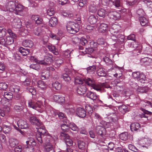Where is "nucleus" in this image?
<instances>
[{"label": "nucleus", "mask_w": 152, "mask_h": 152, "mask_svg": "<svg viewBox=\"0 0 152 152\" xmlns=\"http://www.w3.org/2000/svg\"><path fill=\"white\" fill-rule=\"evenodd\" d=\"M108 27V25L107 24L101 23L99 26L98 31L100 32H104L107 30Z\"/></svg>", "instance_id": "f3484780"}, {"label": "nucleus", "mask_w": 152, "mask_h": 152, "mask_svg": "<svg viewBox=\"0 0 152 152\" xmlns=\"http://www.w3.org/2000/svg\"><path fill=\"white\" fill-rule=\"evenodd\" d=\"M97 7L94 4L90 5L88 7V11L90 12L95 13L97 11Z\"/></svg>", "instance_id": "c9c22d12"}, {"label": "nucleus", "mask_w": 152, "mask_h": 152, "mask_svg": "<svg viewBox=\"0 0 152 152\" xmlns=\"http://www.w3.org/2000/svg\"><path fill=\"white\" fill-rule=\"evenodd\" d=\"M76 91L79 94L82 95L86 93L87 91V88L85 86L81 85L77 87Z\"/></svg>", "instance_id": "ddd939ff"}, {"label": "nucleus", "mask_w": 152, "mask_h": 152, "mask_svg": "<svg viewBox=\"0 0 152 152\" xmlns=\"http://www.w3.org/2000/svg\"><path fill=\"white\" fill-rule=\"evenodd\" d=\"M39 127V128H36L37 132L39 133L38 134L44 136L45 134H46V133L47 131V130L45 129V127L43 126Z\"/></svg>", "instance_id": "bb28decb"}, {"label": "nucleus", "mask_w": 152, "mask_h": 152, "mask_svg": "<svg viewBox=\"0 0 152 152\" xmlns=\"http://www.w3.org/2000/svg\"><path fill=\"white\" fill-rule=\"evenodd\" d=\"M96 69V66L93 65L87 67L86 69L88 73L90 74H92L95 72Z\"/></svg>", "instance_id": "f704fd0d"}, {"label": "nucleus", "mask_w": 152, "mask_h": 152, "mask_svg": "<svg viewBox=\"0 0 152 152\" xmlns=\"http://www.w3.org/2000/svg\"><path fill=\"white\" fill-rule=\"evenodd\" d=\"M15 38L11 36L7 37L6 40V45H10L12 44L14 41V39Z\"/></svg>", "instance_id": "72a5a7b5"}, {"label": "nucleus", "mask_w": 152, "mask_h": 152, "mask_svg": "<svg viewBox=\"0 0 152 152\" xmlns=\"http://www.w3.org/2000/svg\"><path fill=\"white\" fill-rule=\"evenodd\" d=\"M152 61V59L149 58H143L141 59L140 62L142 63H145L148 62L149 63Z\"/></svg>", "instance_id": "680f3d73"}, {"label": "nucleus", "mask_w": 152, "mask_h": 152, "mask_svg": "<svg viewBox=\"0 0 152 152\" xmlns=\"http://www.w3.org/2000/svg\"><path fill=\"white\" fill-rule=\"evenodd\" d=\"M68 32L71 34H75L79 30V26L77 24L72 22L67 23L66 26Z\"/></svg>", "instance_id": "7ed1b4c3"}, {"label": "nucleus", "mask_w": 152, "mask_h": 152, "mask_svg": "<svg viewBox=\"0 0 152 152\" xmlns=\"http://www.w3.org/2000/svg\"><path fill=\"white\" fill-rule=\"evenodd\" d=\"M108 16L111 19L115 20L119 19L121 17L120 13L118 12L114 11H110L108 12Z\"/></svg>", "instance_id": "0eeeda50"}, {"label": "nucleus", "mask_w": 152, "mask_h": 152, "mask_svg": "<svg viewBox=\"0 0 152 152\" xmlns=\"http://www.w3.org/2000/svg\"><path fill=\"white\" fill-rule=\"evenodd\" d=\"M53 99L55 102L60 103H63L65 101L64 96L61 95H55L53 96Z\"/></svg>", "instance_id": "4468645a"}, {"label": "nucleus", "mask_w": 152, "mask_h": 152, "mask_svg": "<svg viewBox=\"0 0 152 152\" xmlns=\"http://www.w3.org/2000/svg\"><path fill=\"white\" fill-rule=\"evenodd\" d=\"M97 20V17L95 16L94 15H91L90 16L88 19V22L91 24H95Z\"/></svg>", "instance_id": "b1692460"}, {"label": "nucleus", "mask_w": 152, "mask_h": 152, "mask_svg": "<svg viewBox=\"0 0 152 152\" xmlns=\"http://www.w3.org/2000/svg\"><path fill=\"white\" fill-rule=\"evenodd\" d=\"M141 74L139 72H134L132 73V77L134 78L137 80Z\"/></svg>", "instance_id": "774afa93"}, {"label": "nucleus", "mask_w": 152, "mask_h": 152, "mask_svg": "<svg viewBox=\"0 0 152 152\" xmlns=\"http://www.w3.org/2000/svg\"><path fill=\"white\" fill-rule=\"evenodd\" d=\"M48 152H55L54 148L50 142H48Z\"/></svg>", "instance_id": "e2e57ef3"}, {"label": "nucleus", "mask_w": 152, "mask_h": 152, "mask_svg": "<svg viewBox=\"0 0 152 152\" xmlns=\"http://www.w3.org/2000/svg\"><path fill=\"white\" fill-rule=\"evenodd\" d=\"M96 72L98 75L100 76H104L106 75L105 72L102 68H99Z\"/></svg>", "instance_id": "09e8293b"}, {"label": "nucleus", "mask_w": 152, "mask_h": 152, "mask_svg": "<svg viewBox=\"0 0 152 152\" xmlns=\"http://www.w3.org/2000/svg\"><path fill=\"white\" fill-rule=\"evenodd\" d=\"M57 23V19L55 17H52L50 19L49 21V25L51 27L55 26Z\"/></svg>", "instance_id": "a878e982"}, {"label": "nucleus", "mask_w": 152, "mask_h": 152, "mask_svg": "<svg viewBox=\"0 0 152 152\" xmlns=\"http://www.w3.org/2000/svg\"><path fill=\"white\" fill-rule=\"evenodd\" d=\"M1 31L0 37H3L5 36L6 34V30L3 27H1Z\"/></svg>", "instance_id": "338daca9"}, {"label": "nucleus", "mask_w": 152, "mask_h": 152, "mask_svg": "<svg viewBox=\"0 0 152 152\" xmlns=\"http://www.w3.org/2000/svg\"><path fill=\"white\" fill-rule=\"evenodd\" d=\"M127 38L128 40H131L133 41L130 43V47L131 48H136V49H134L133 50V53H134L133 56H136L137 55H138V54H137V53L138 52L140 53V50L141 47L140 46H137V43L135 41V35L134 34H132L130 35L127 37Z\"/></svg>", "instance_id": "f03ea898"}, {"label": "nucleus", "mask_w": 152, "mask_h": 152, "mask_svg": "<svg viewBox=\"0 0 152 152\" xmlns=\"http://www.w3.org/2000/svg\"><path fill=\"white\" fill-rule=\"evenodd\" d=\"M27 7H25L19 4H16V8L14 10L15 13L16 14H18L19 13L21 12L24 9H27Z\"/></svg>", "instance_id": "a211bd4d"}, {"label": "nucleus", "mask_w": 152, "mask_h": 152, "mask_svg": "<svg viewBox=\"0 0 152 152\" xmlns=\"http://www.w3.org/2000/svg\"><path fill=\"white\" fill-rule=\"evenodd\" d=\"M85 143L84 142L80 140L78 141V145L80 149H84L85 146Z\"/></svg>", "instance_id": "8fccbe9b"}, {"label": "nucleus", "mask_w": 152, "mask_h": 152, "mask_svg": "<svg viewBox=\"0 0 152 152\" xmlns=\"http://www.w3.org/2000/svg\"><path fill=\"white\" fill-rule=\"evenodd\" d=\"M60 135L64 140L65 143L67 146H71L72 145L73 141L70 138L68 134L64 132H61L60 133Z\"/></svg>", "instance_id": "423d86ee"}, {"label": "nucleus", "mask_w": 152, "mask_h": 152, "mask_svg": "<svg viewBox=\"0 0 152 152\" xmlns=\"http://www.w3.org/2000/svg\"><path fill=\"white\" fill-rule=\"evenodd\" d=\"M12 25L14 28H20L22 26V23L20 19L18 18H15L12 22Z\"/></svg>", "instance_id": "9b49d317"}, {"label": "nucleus", "mask_w": 152, "mask_h": 152, "mask_svg": "<svg viewBox=\"0 0 152 152\" xmlns=\"http://www.w3.org/2000/svg\"><path fill=\"white\" fill-rule=\"evenodd\" d=\"M11 130V127L10 126L6 125H3V132L5 134H8Z\"/></svg>", "instance_id": "58836bf2"}, {"label": "nucleus", "mask_w": 152, "mask_h": 152, "mask_svg": "<svg viewBox=\"0 0 152 152\" xmlns=\"http://www.w3.org/2000/svg\"><path fill=\"white\" fill-rule=\"evenodd\" d=\"M149 88L147 86L140 87L137 89V91L141 93L147 92Z\"/></svg>", "instance_id": "79ce46f5"}, {"label": "nucleus", "mask_w": 152, "mask_h": 152, "mask_svg": "<svg viewBox=\"0 0 152 152\" xmlns=\"http://www.w3.org/2000/svg\"><path fill=\"white\" fill-rule=\"evenodd\" d=\"M97 13L100 17L104 18L107 14V12L105 9L101 8L98 10Z\"/></svg>", "instance_id": "2f4dec72"}, {"label": "nucleus", "mask_w": 152, "mask_h": 152, "mask_svg": "<svg viewBox=\"0 0 152 152\" xmlns=\"http://www.w3.org/2000/svg\"><path fill=\"white\" fill-rule=\"evenodd\" d=\"M96 131L98 134L102 135L105 133V129L101 126H98L96 128Z\"/></svg>", "instance_id": "dca6fc26"}, {"label": "nucleus", "mask_w": 152, "mask_h": 152, "mask_svg": "<svg viewBox=\"0 0 152 152\" xmlns=\"http://www.w3.org/2000/svg\"><path fill=\"white\" fill-rule=\"evenodd\" d=\"M17 124L21 129H26L29 127V125L26 121L22 119L19 120L17 122Z\"/></svg>", "instance_id": "9d476101"}, {"label": "nucleus", "mask_w": 152, "mask_h": 152, "mask_svg": "<svg viewBox=\"0 0 152 152\" xmlns=\"http://www.w3.org/2000/svg\"><path fill=\"white\" fill-rule=\"evenodd\" d=\"M128 147L129 149L132 151L135 152H137L138 151V149L134 146L131 144H129L128 145Z\"/></svg>", "instance_id": "052dcab7"}, {"label": "nucleus", "mask_w": 152, "mask_h": 152, "mask_svg": "<svg viewBox=\"0 0 152 152\" xmlns=\"http://www.w3.org/2000/svg\"><path fill=\"white\" fill-rule=\"evenodd\" d=\"M88 3L87 0H80L78 5L80 7H83L87 5Z\"/></svg>", "instance_id": "5fc2aeb1"}, {"label": "nucleus", "mask_w": 152, "mask_h": 152, "mask_svg": "<svg viewBox=\"0 0 152 152\" xmlns=\"http://www.w3.org/2000/svg\"><path fill=\"white\" fill-rule=\"evenodd\" d=\"M52 85L53 87L55 89L58 90H60L61 88V84L58 82H56L55 83H53Z\"/></svg>", "instance_id": "49530a36"}, {"label": "nucleus", "mask_w": 152, "mask_h": 152, "mask_svg": "<svg viewBox=\"0 0 152 152\" xmlns=\"http://www.w3.org/2000/svg\"><path fill=\"white\" fill-rule=\"evenodd\" d=\"M73 39V41H75V43L80 42L83 45H85L87 43V40L83 37H82L80 39L77 37H75Z\"/></svg>", "instance_id": "2eb2a0df"}, {"label": "nucleus", "mask_w": 152, "mask_h": 152, "mask_svg": "<svg viewBox=\"0 0 152 152\" xmlns=\"http://www.w3.org/2000/svg\"><path fill=\"white\" fill-rule=\"evenodd\" d=\"M48 49L50 51H51L55 55H57L58 54V52L57 49H55L54 46L52 45L50 46V44H48Z\"/></svg>", "instance_id": "a19ab883"}, {"label": "nucleus", "mask_w": 152, "mask_h": 152, "mask_svg": "<svg viewBox=\"0 0 152 152\" xmlns=\"http://www.w3.org/2000/svg\"><path fill=\"white\" fill-rule=\"evenodd\" d=\"M61 129L64 131L63 132L65 133V132H67L69 129V126L68 124H63L61 125Z\"/></svg>", "instance_id": "864d4df0"}, {"label": "nucleus", "mask_w": 152, "mask_h": 152, "mask_svg": "<svg viewBox=\"0 0 152 152\" xmlns=\"http://www.w3.org/2000/svg\"><path fill=\"white\" fill-rule=\"evenodd\" d=\"M24 108V107L23 106H19L18 105H15L14 107V108L15 110L17 112H20L22 111Z\"/></svg>", "instance_id": "4d7b16f0"}, {"label": "nucleus", "mask_w": 152, "mask_h": 152, "mask_svg": "<svg viewBox=\"0 0 152 152\" xmlns=\"http://www.w3.org/2000/svg\"><path fill=\"white\" fill-rule=\"evenodd\" d=\"M86 111L89 114H91L93 112L92 108L89 105H87L86 106Z\"/></svg>", "instance_id": "0e129e2a"}, {"label": "nucleus", "mask_w": 152, "mask_h": 152, "mask_svg": "<svg viewBox=\"0 0 152 152\" xmlns=\"http://www.w3.org/2000/svg\"><path fill=\"white\" fill-rule=\"evenodd\" d=\"M139 20L142 26H144L148 25V21L145 17L143 16L140 17H139Z\"/></svg>", "instance_id": "c756f323"}, {"label": "nucleus", "mask_w": 152, "mask_h": 152, "mask_svg": "<svg viewBox=\"0 0 152 152\" xmlns=\"http://www.w3.org/2000/svg\"><path fill=\"white\" fill-rule=\"evenodd\" d=\"M29 121L32 124L37 127H40L41 126V122L40 120L34 115L30 116Z\"/></svg>", "instance_id": "1a4fd4ad"}, {"label": "nucleus", "mask_w": 152, "mask_h": 152, "mask_svg": "<svg viewBox=\"0 0 152 152\" xmlns=\"http://www.w3.org/2000/svg\"><path fill=\"white\" fill-rule=\"evenodd\" d=\"M120 26L118 25L114 24L109 30L112 35L111 39L114 42H115L113 45L116 47L119 44L123 43L124 41V36L119 33Z\"/></svg>", "instance_id": "f257e3e1"}, {"label": "nucleus", "mask_w": 152, "mask_h": 152, "mask_svg": "<svg viewBox=\"0 0 152 152\" xmlns=\"http://www.w3.org/2000/svg\"><path fill=\"white\" fill-rule=\"evenodd\" d=\"M69 127L74 131H77L78 130V127L76 125L73 123H70L69 124Z\"/></svg>", "instance_id": "c03bdc74"}, {"label": "nucleus", "mask_w": 152, "mask_h": 152, "mask_svg": "<svg viewBox=\"0 0 152 152\" xmlns=\"http://www.w3.org/2000/svg\"><path fill=\"white\" fill-rule=\"evenodd\" d=\"M10 142V146L12 147H14L18 143V142L17 139L14 138L11 139Z\"/></svg>", "instance_id": "de8ad7c7"}, {"label": "nucleus", "mask_w": 152, "mask_h": 152, "mask_svg": "<svg viewBox=\"0 0 152 152\" xmlns=\"http://www.w3.org/2000/svg\"><path fill=\"white\" fill-rule=\"evenodd\" d=\"M19 51L23 56H26L29 54L30 50L28 49H26L21 47L19 48Z\"/></svg>", "instance_id": "7c9ffc66"}, {"label": "nucleus", "mask_w": 152, "mask_h": 152, "mask_svg": "<svg viewBox=\"0 0 152 152\" xmlns=\"http://www.w3.org/2000/svg\"><path fill=\"white\" fill-rule=\"evenodd\" d=\"M26 91L31 93L32 95H34L36 94V91L34 87L29 86L26 88Z\"/></svg>", "instance_id": "ea45409f"}, {"label": "nucleus", "mask_w": 152, "mask_h": 152, "mask_svg": "<svg viewBox=\"0 0 152 152\" xmlns=\"http://www.w3.org/2000/svg\"><path fill=\"white\" fill-rule=\"evenodd\" d=\"M12 92L14 93H17L19 91L20 89L18 86H13L10 88Z\"/></svg>", "instance_id": "3c124183"}, {"label": "nucleus", "mask_w": 152, "mask_h": 152, "mask_svg": "<svg viewBox=\"0 0 152 152\" xmlns=\"http://www.w3.org/2000/svg\"><path fill=\"white\" fill-rule=\"evenodd\" d=\"M77 115L81 118L85 117L86 115V111L84 108L82 107L77 108L76 110Z\"/></svg>", "instance_id": "f8f14e48"}, {"label": "nucleus", "mask_w": 152, "mask_h": 152, "mask_svg": "<svg viewBox=\"0 0 152 152\" xmlns=\"http://www.w3.org/2000/svg\"><path fill=\"white\" fill-rule=\"evenodd\" d=\"M142 111L143 114H142L141 116L142 117L147 118L148 116L145 115L147 114V115H149L151 118H152V113L144 109H143Z\"/></svg>", "instance_id": "37998d69"}, {"label": "nucleus", "mask_w": 152, "mask_h": 152, "mask_svg": "<svg viewBox=\"0 0 152 152\" xmlns=\"http://www.w3.org/2000/svg\"><path fill=\"white\" fill-rule=\"evenodd\" d=\"M141 104L143 105V106H146L150 105L151 107H152V103L146 100H145L143 101H142Z\"/></svg>", "instance_id": "69168bd1"}, {"label": "nucleus", "mask_w": 152, "mask_h": 152, "mask_svg": "<svg viewBox=\"0 0 152 152\" xmlns=\"http://www.w3.org/2000/svg\"><path fill=\"white\" fill-rule=\"evenodd\" d=\"M137 80L139 84H142V83H144L146 80L145 76L143 74L141 73Z\"/></svg>", "instance_id": "4be33fe9"}, {"label": "nucleus", "mask_w": 152, "mask_h": 152, "mask_svg": "<svg viewBox=\"0 0 152 152\" xmlns=\"http://www.w3.org/2000/svg\"><path fill=\"white\" fill-rule=\"evenodd\" d=\"M28 106L33 109L37 110L39 112H42V103L41 101H38L36 102H30L28 103Z\"/></svg>", "instance_id": "39448f33"}, {"label": "nucleus", "mask_w": 152, "mask_h": 152, "mask_svg": "<svg viewBox=\"0 0 152 152\" xmlns=\"http://www.w3.org/2000/svg\"><path fill=\"white\" fill-rule=\"evenodd\" d=\"M5 7L7 11L13 12L16 8V4L14 1H10L7 3Z\"/></svg>", "instance_id": "6e6552de"}, {"label": "nucleus", "mask_w": 152, "mask_h": 152, "mask_svg": "<svg viewBox=\"0 0 152 152\" xmlns=\"http://www.w3.org/2000/svg\"><path fill=\"white\" fill-rule=\"evenodd\" d=\"M119 137L122 140H126L128 138V134L127 132L122 133L119 135Z\"/></svg>", "instance_id": "603ef678"}, {"label": "nucleus", "mask_w": 152, "mask_h": 152, "mask_svg": "<svg viewBox=\"0 0 152 152\" xmlns=\"http://www.w3.org/2000/svg\"><path fill=\"white\" fill-rule=\"evenodd\" d=\"M22 44L25 47L31 48L33 46L34 43L30 40L26 39L23 41Z\"/></svg>", "instance_id": "6ab92c4d"}, {"label": "nucleus", "mask_w": 152, "mask_h": 152, "mask_svg": "<svg viewBox=\"0 0 152 152\" xmlns=\"http://www.w3.org/2000/svg\"><path fill=\"white\" fill-rule=\"evenodd\" d=\"M3 96L5 98L8 100H11L13 97L12 93L9 92H4Z\"/></svg>", "instance_id": "4c0bfd02"}, {"label": "nucleus", "mask_w": 152, "mask_h": 152, "mask_svg": "<svg viewBox=\"0 0 152 152\" xmlns=\"http://www.w3.org/2000/svg\"><path fill=\"white\" fill-rule=\"evenodd\" d=\"M38 87L42 89H46L47 88V85L43 81L39 80L37 82Z\"/></svg>", "instance_id": "473e14b6"}, {"label": "nucleus", "mask_w": 152, "mask_h": 152, "mask_svg": "<svg viewBox=\"0 0 152 152\" xmlns=\"http://www.w3.org/2000/svg\"><path fill=\"white\" fill-rule=\"evenodd\" d=\"M62 77L64 80L66 82H69L71 80L70 77L66 74H64L62 75Z\"/></svg>", "instance_id": "bf43d9fd"}, {"label": "nucleus", "mask_w": 152, "mask_h": 152, "mask_svg": "<svg viewBox=\"0 0 152 152\" xmlns=\"http://www.w3.org/2000/svg\"><path fill=\"white\" fill-rule=\"evenodd\" d=\"M8 85L5 83H0V89L5 90L8 88Z\"/></svg>", "instance_id": "13d9d810"}, {"label": "nucleus", "mask_w": 152, "mask_h": 152, "mask_svg": "<svg viewBox=\"0 0 152 152\" xmlns=\"http://www.w3.org/2000/svg\"><path fill=\"white\" fill-rule=\"evenodd\" d=\"M86 96L88 98H90L93 100H95L97 98V96L96 94L90 91L87 92Z\"/></svg>", "instance_id": "393cba45"}, {"label": "nucleus", "mask_w": 152, "mask_h": 152, "mask_svg": "<svg viewBox=\"0 0 152 152\" xmlns=\"http://www.w3.org/2000/svg\"><path fill=\"white\" fill-rule=\"evenodd\" d=\"M34 148L33 147L25 145L23 147V152H33Z\"/></svg>", "instance_id": "aec40b11"}, {"label": "nucleus", "mask_w": 152, "mask_h": 152, "mask_svg": "<svg viewBox=\"0 0 152 152\" xmlns=\"http://www.w3.org/2000/svg\"><path fill=\"white\" fill-rule=\"evenodd\" d=\"M54 4L53 2H51L50 3L49 6V8L48 9V15L50 16L53 15L55 11L54 10Z\"/></svg>", "instance_id": "5701e85b"}, {"label": "nucleus", "mask_w": 152, "mask_h": 152, "mask_svg": "<svg viewBox=\"0 0 152 152\" xmlns=\"http://www.w3.org/2000/svg\"><path fill=\"white\" fill-rule=\"evenodd\" d=\"M118 109L123 113H125L126 111H128L127 106L125 105L119 106Z\"/></svg>", "instance_id": "e433bc0d"}, {"label": "nucleus", "mask_w": 152, "mask_h": 152, "mask_svg": "<svg viewBox=\"0 0 152 152\" xmlns=\"http://www.w3.org/2000/svg\"><path fill=\"white\" fill-rule=\"evenodd\" d=\"M26 143L27 145H29L34 147L36 145V142L34 139L32 137H29L28 139V140L26 141Z\"/></svg>", "instance_id": "c85d7f7f"}, {"label": "nucleus", "mask_w": 152, "mask_h": 152, "mask_svg": "<svg viewBox=\"0 0 152 152\" xmlns=\"http://www.w3.org/2000/svg\"><path fill=\"white\" fill-rule=\"evenodd\" d=\"M72 51L73 50L71 51L69 50H67L64 52L63 55L64 56H67V57L73 56Z\"/></svg>", "instance_id": "a18cd8bd"}, {"label": "nucleus", "mask_w": 152, "mask_h": 152, "mask_svg": "<svg viewBox=\"0 0 152 152\" xmlns=\"http://www.w3.org/2000/svg\"><path fill=\"white\" fill-rule=\"evenodd\" d=\"M91 48H87V50L90 53L93 52L94 51H96L97 49L96 48L97 47V43L94 42H91Z\"/></svg>", "instance_id": "412c9836"}, {"label": "nucleus", "mask_w": 152, "mask_h": 152, "mask_svg": "<svg viewBox=\"0 0 152 152\" xmlns=\"http://www.w3.org/2000/svg\"><path fill=\"white\" fill-rule=\"evenodd\" d=\"M140 127V125L138 123H132L130 125V129L132 131H137Z\"/></svg>", "instance_id": "cd10ccee"}, {"label": "nucleus", "mask_w": 152, "mask_h": 152, "mask_svg": "<svg viewBox=\"0 0 152 152\" xmlns=\"http://www.w3.org/2000/svg\"><path fill=\"white\" fill-rule=\"evenodd\" d=\"M74 83L76 85L77 84H82L83 83V81L81 78L77 77L75 78Z\"/></svg>", "instance_id": "6e6d98bb"}, {"label": "nucleus", "mask_w": 152, "mask_h": 152, "mask_svg": "<svg viewBox=\"0 0 152 152\" xmlns=\"http://www.w3.org/2000/svg\"><path fill=\"white\" fill-rule=\"evenodd\" d=\"M85 82L86 84L91 86L93 88L98 91L101 90L104 86L103 83L94 85V81L89 78H87Z\"/></svg>", "instance_id": "20e7f679"}]
</instances>
